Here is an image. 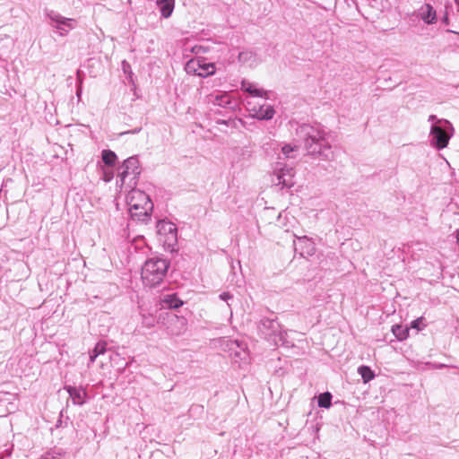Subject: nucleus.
<instances>
[{"instance_id":"1","label":"nucleus","mask_w":459,"mask_h":459,"mask_svg":"<svg viewBox=\"0 0 459 459\" xmlns=\"http://www.w3.org/2000/svg\"><path fill=\"white\" fill-rule=\"evenodd\" d=\"M169 263L162 258H151L147 260L142 268V280L146 286L151 288L160 284L169 269Z\"/></svg>"},{"instance_id":"2","label":"nucleus","mask_w":459,"mask_h":459,"mask_svg":"<svg viewBox=\"0 0 459 459\" xmlns=\"http://www.w3.org/2000/svg\"><path fill=\"white\" fill-rule=\"evenodd\" d=\"M157 232L160 241L169 248H173L178 242L177 226L165 220H160L157 223Z\"/></svg>"},{"instance_id":"3","label":"nucleus","mask_w":459,"mask_h":459,"mask_svg":"<svg viewBox=\"0 0 459 459\" xmlns=\"http://www.w3.org/2000/svg\"><path fill=\"white\" fill-rule=\"evenodd\" d=\"M294 237L297 238V241H293L294 249L296 252L299 253V255L303 257L312 256L316 253V246L314 241L307 238V236L299 237L294 234Z\"/></svg>"},{"instance_id":"4","label":"nucleus","mask_w":459,"mask_h":459,"mask_svg":"<svg viewBox=\"0 0 459 459\" xmlns=\"http://www.w3.org/2000/svg\"><path fill=\"white\" fill-rule=\"evenodd\" d=\"M186 68L189 72H193L199 76H208L215 73V66L212 63H205L202 59H192L187 65Z\"/></svg>"},{"instance_id":"5","label":"nucleus","mask_w":459,"mask_h":459,"mask_svg":"<svg viewBox=\"0 0 459 459\" xmlns=\"http://www.w3.org/2000/svg\"><path fill=\"white\" fill-rule=\"evenodd\" d=\"M153 209V203H135L129 208L131 217L139 221H147Z\"/></svg>"},{"instance_id":"6","label":"nucleus","mask_w":459,"mask_h":459,"mask_svg":"<svg viewBox=\"0 0 459 459\" xmlns=\"http://www.w3.org/2000/svg\"><path fill=\"white\" fill-rule=\"evenodd\" d=\"M247 106L252 117L258 119H271L275 113L273 108L269 105H262L257 108L253 101H247Z\"/></svg>"},{"instance_id":"7","label":"nucleus","mask_w":459,"mask_h":459,"mask_svg":"<svg viewBox=\"0 0 459 459\" xmlns=\"http://www.w3.org/2000/svg\"><path fill=\"white\" fill-rule=\"evenodd\" d=\"M280 325L273 319H263L259 325V331L266 337L271 338L279 331Z\"/></svg>"},{"instance_id":"8","label":"nucleus","mask_w":459,"mask_h":459,"mask_svg":"<svg viewBox=\"0 0 459 459\" xmlns=\"http://www.w3.org/2000/svg\"><path fill=\"white\" fill-rule=\"evenodd\" d=\"M69 396L71 397L74 404L82 405L85 403V398L87 396V393L82 388H77L74 386H65V387Z\"/></svg>"},{"instance_id":"9","label":"nucleus","mask_w":459,"mask_h":459,"mask_svg":"<svg viewBox=\"0 0 459 459\" xmlns=\"http://www.w3.org/2000/svg\"><path fill=\"white\" fill-rule=\"evenodd\" d=\"M122 168H123V170L120 173L122 179H124L130 173H133L134 175H137L140 173L138 160L135 158H133V157L126 159L124 161Z\"/></svg>"},{"instance_id":"10","label":"nucleus","mask_w":459,"mask_h":459,"mask_svg":"<svg viewBox=\"0 0 459 459\" xmlns=\"http://www.w3.org/2000/svg\"><path fill=\"white\" fill-rule=\"evenodd\" d=\"M434 138L436 140V145L438 149L446 147L449 141V136L446 132L439 126H435L432 129Z\"/></svg>"},{"instance_id":"11","label":"nucleus","mask_w":459,"mask_h":459,"mask_svg":"<svg viewBox=\"0 0 459 459\" xmlns=\"http://www.w3.org/2000/svg\"><path fill=\"white\" fill-rule=\"evenodd\" d=\"M421 19L428 24L434 23L437 20L436 11L429 4H426L421 7Z\"/></svg>"},{"instance_id":"12","label":"nucleus","mask_w":459,"mask_h":459,"mask_svg":"<svg viewBox=\"0 0 459 459\" xmlns=\"http://www.w3.org/2000/svg\"><path fill=\"white\" fill-rule=\"evenodd\" d=\"M160 13L164 18H169L175 6V0H157Z\"/></svg>"},{"instance_id":"13","label":"nucleus","mask_w":459,"mask_h":459,"mask_svg":"<svg viewBox=\"0 0 459 459\" xmlns=\"http://www.w3.org/2000/svg\"><path fill=\"white\" fill-rule=\"evenodd\" d=\"M161 303L163 304V307H168L169 308H178L183 305V302L176 294L164 295L161 299Z\"/></svg>"},{"instance_id":"14","label":"nucleus","mask_w":459,"mask_h":459,"mask_svg":"<svg viewBox=\"0 0 459 459\" xmlns=\"http://www.w3.org/2000/svg\"><path fill=\"white\" fill-rule=\"evenodd\" d=\"M293 170L292 169L281 170L278 175V184L285 186H291L293 185Z\"/></svg>"},{"instance_id":"15","label":"nucleus","mask_w":459,"mask_h":459,"mask_svg":"<svg viewBox=\"0 0 459 459\" xmlns=\"http://www.w3.org/2000/svg\"><path fill=\"white\" fill-rule=\"evenodd\" d=\"M107 343L105 342H99L94 349L90 352V362L92 363L96 358L106 351Z\"/></svg>"},{"instance_id":"16","label":"nucleus","mask_w":459,"mask_h":459,"mask_svg":"<svg viewBox=\"0 0 459 459\" xmlns=\"http://www.w3.org/2000/svg\"><path fill=\"white\" fill-rule=\"evenodd\" d=\"M358 372L361 376L364 383H368L375 377L374 372L368 366L359 367Z\"/></svg>"},{"instance_id":"17","label":"nucleus","mask_w":459,"mask_h":459,"mask_svg":"<svg viewBox=\"0 0 459 459\" xmlns=\"http://www.w3.org/2000/svg\"><path fill=\"white\" fill-rule=\"evenodd\" d=\"M102 160L108 166H114L117 160V155L110 150H104L102 152Z\"/></svg>"},{"instance_id":"18","label":"nucleus","mask_w":459,"mask_h":459,"mask_svg":"<svg viewBox=\"0 0 459 459\" xmlns=\"http://www.w3.org/2000/svg\"><path fill=\"white\" fill-rule=\"evenodd\" d=\"M392 332L397 339L404 340L408 336L409 329L407 327L404 328L402 325H395L392 327Z\"/></svg>"},{"instance_id":"19","label":"nucleus","mask_w":459,"mask_h":459,"mask_svg":"<svg viewBox=\"0 0 459 459\" xmlns=\"http://www.w3.org/2000/svg\"><path fill=\"white\" fill-rule=\"evenodd\" d=\"M332 394L328 392L321 394L318 396V406L323 408H329L331 406Z\"/></svg>"},{"instance_id":"20","label":"nucleus","mask_w":459,"mask_h":459,"mask_svg":"<svg viewBox=\"0 0 459 459\" xmlns=\"http://www.w3.org/2000/svg\"><path fill=\"white\" fill-rule=\"evenodd\" d=\"M176 321L180 325V329L177 332L172 331V333L179 335L186 330V320L184 318L176 317Z\"/></svg>"},{"instance_id":"21","label":"nucleus","mask_w":459,"mask_h":459,"mask_svg":"<svg viewBox=\"0 0 459 459\" xmlns=\"http://www.w3.org/2000/svg\"><path fill=\"white\" fill-rule=\"evenodd\" d=\"M295 150H297V146H291L290 144H286L282 147L281 151L283 152V154L285 155L286 158H290V152H294Z\"/></svg>"},{"instance_id":"22","label":"nucleus","mask_w":459,"mask_h":459,"mask_svg":"<svg viewBox=\"0 0 459 459\" xmlns=\"http://www.w3.org/2000/svg\"><path fill=\"white\" fill-rule=\"evenodd\" d=\"M423 317H419L411 323V327L417 331L422 329Z\"/></svg>"},{"instance_id":"23","label":"nucleus","mask_w":459,"mask_h":459,"mask_svg":"<svg viewBox=\"0 0 459 459\" xmlns=\"http://www.w3.org/2000/svg\"><path fill=\"white\" fill-rule=\"evenodd\" d=\"M233 297L231 294H230L229 292H223L220 295V299L221 300H224L226 302H228L230 299H231Z\"/></svg>"},{"instance_id":"24","label":"nucleus","mask_w":459,"mask_h":459,"mask_svg":"<svg viewBox=\"0 0 459 459\" xmlns=\"http://www.w3.org/2000/svg\"><path fill=\"white\" fill-rule=\"evenodd\" d=\"M247 91L255 96H261L262 91L257 89L247 88Z\"/></svg>"},{"instance_id":"25","label":"nucleus","mask_w":459,"mask_h":459,"mask_svg":"<svg viewBox=\"0 0 459 459\" xmlns=\"http://www.w3.org/2000/svg\"><path fill=\"white\" fill-rule=\"evenodd\" d=\"M111 178H112V174L108 175V174L105 173V178H104L105 181H109Z\"/></svg>"},{"instance_id":"26","label":"nucleus","mask_w":459,"mask_h":459,"mask_svg":"<svg viewBox=\"0 0 459 459\" xmlns=\"http://www.w3.org/2000/svg\"><path fill=\"white\" fill-rule=\"evenodd\" d=\"M443 22L446 23V24H448L449 23V18L447 16V14H446L443 18Z\"/></svg>"},{"instance_id":"27","label":"nucleus","mask_w":459,"mask_h":459,"mask_svg":"<svg viewBox=\"0 0 459 459\" xmlns=\"http://www.w3.org/2000/svg\"><path fill=\"white\" fill-rule=\"evenodd\" d=\"M265 212H268V213H270V212H273V210H272L271 208H269V207H266V208H265Z\"/></svg>"},{"instance_id":"28","label":"nucleus","mask_w":459,"mask_h":459,"mask_svg":"<svg viewBox=\"0 0 459 459\" xmlns=\"http://www.w3.org/2000/svg\"><path fill=\"white\" fill-rule=\"evenodd\" d=\"M456 239L457 242L459 243V230H456Z\"/></svg>"},{"instance_id":"29","label":"nucleus","mask_w":459,"mask_h":459,"mask_svg":"<svg viewBox=\"0 0 459 459\" xmlns=\"http://www.w3.org/2000/svg\"><path fill=\"white\" fill-rule=\"evenodd\" d=\"M231 343H232V344H236L238 347H239V343H238V341L232 342Z\"/></svg>"},{"instance_id":"30","label":"nucleus","mask_w":459,"mask_h":459,"mask_svg":"<svg viewBox=\"0 0 459 459\" xmlns=\"http://www.w3.org/2000/svg\"><path fill=\"white\" fill-rule=\"evenodd\" d=\"M281 217V213L280 212V213L277 215V220H279Z\"/></svg>"},{"instance_id":"31","label":"nucleus","mask_w":459,"mask_h":459,"mask_svg":"<svg viewBox=\"0 0 459 459\" xmlns=\"http://www.w3.org/2000/svg\"><path fill=\"white\" fill-rule=\"evenodd\" d=\"M458 35H459V33H458Z\"/></svg>"}]
</instances>
